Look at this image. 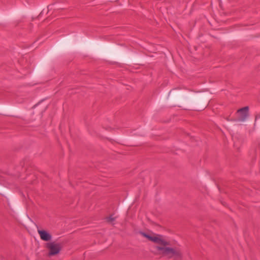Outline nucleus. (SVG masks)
<instances>
[{"label": "nucleus", "instance_id": "nucleus-1", "mask_svg": "<svg viewBox=\"0 0 260 260\" xmlns=\"http://www.w3.org/2000/svg\"><path fill=\"white\" fill-rule=\"evenodd\" d=\"M141 234L149 241L157 244L158 245L156 247V249L162 255L169 258L173 257L175 260L181 259V253L180 251L177 248L168 247L170 245V242L166 240L163 236L155 234L151 235L144 232H141Z\"/></svg>", "mask_w": 260, "mask_h": 260}, {"label": "nucleus", "instance_id": "nucleus-3", "mask_svg": "<svg viewBox=\"0 0 260 260\" xmlns=\"http://www.w3.org/2000/svg\"><path fill=\"white\" fill-rule=\"evenodd\" d=\"M248 107L246 106L238 110L237 113L239 115L238 121H244L246 120L248 116Z\"/></svg>", "mask_w": 260, "mask_h": 260}, {"label": "nucleus", "instance_id": "nucleus-5", "mask_svg": "<svg viewBox=\"0 0 260 260\" xmlns=\"http://www.w3.org/2000/svg\"><path fill=\"white\" fill-rule=\"evenodd\" d=\"M115 218L112 216V215L106 218V221L109 223H112L113 221H114Z\"/></svg>", "mask_w": 260, "mask_h": 260}, {"label": "nucleus", "instance_id": "nucleus-4", "mask_svg": "<svg viewBox=\"0 0 260 260\" xmlns=\"http://www.w3.org/2000/svg\"><path fill=\"white\" fill-rule=\"evenodd\" d=\"M38 232L42 240L44 241H49L51 240L52 235L46 231L38 230Z\"/></svg>", "mask_w": 260, "mask_h": 260}, {"label": "nucleus", "instance_id": "nucleus-2", "mask_svg": "<svg viewBox=\"0 0 260 260\" xmlns=\"http://www.w3.org/2000/svg\"><path fill=\"white\" fill-rule=\"evenodd\" d=\"M46 247L49 250L48 255L53 256L58 254L61 250V244L55 242L46 244Z\"/></svg>", "mask_w": 260, "mask_h": 260}]
</instances>
